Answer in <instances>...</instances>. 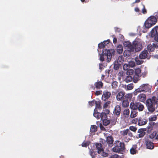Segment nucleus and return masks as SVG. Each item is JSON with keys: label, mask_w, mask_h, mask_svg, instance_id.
Returning <instances> with one entry per match:
<instances>
[{"label": "nucleus", "mask_w": 158, "mask_h": 158, "mask_svg": "<svg viewBox=\"0 0 158 158\" xmlns=\"http://www.w3.org/2000/svg\"><path fill=\"white\" fill-rule=\"evenodd\" d=\"M138 103V102H131L130 104V108L132 110H136Z\"/></svg>", "instance_id": "f3484780"}, {"label": "nucleus", "mask_w": 158, "mask_h": 158, "mask_svg": "<svg viewBox=\"0 0 158 158\" xmlns=\"http://www.w3.org/2000/svg\"><path fill=\"white\" fill-rule=\"evenodd\" d=\"M124 61V60L123 56H120L118 57L117 60L115 62L119 63V64H122Z\"/></svg>", "instance_id": "412c9836"}, {"label": "nucleus", "mask_w": 158, "mask_h": 158, "mask_svg": "<svg viewBox=\"0 0 158 158\" xmlns=\"http://www.w3.org/2000/svg\"><path fill=\"white\" fill-rule=\"evenodd\" d=\"M123 101L122 105L123 107H127L129 105V103L127 100L124 99L122 101Z\"/></svg>", "instance_id": "c756f323"}, {"label": "nucleus", "mask_w": 158, "mask_h": 158, "mask_svg": "<svg viewBox=\"0 0 158 158\" xmlns=\"http://www.w3.org/2000/svg\"><path fill=\"white\" fill-rule=\"evenodd\" d=\"M151 86L148 84H143L139 86V87L136 89L134 92L135 95H137L141 92H151Z\"/></svg>", "instance_id": "f03ea898"}, {"label": "nucleus", "mask_w": 158, "mask_h": 158, "mask_svg": "<svg viewBox=\"0 0 158 158\" xmlns=\"http://www.w3.org/2000/svg\"><path fill=\"white\" fill-rule=\"evenodd\" d=\"M158 48V43L156 42L153 43L152 44H148L147 47V49L149 52H153L155 49Z\"/></svg>", "instance_id": "20e7f679"}, {"label": "nucleus", "mask_w": 158, "mask_h": 158, "mask_svg": "<svg viewBox=\"0 0 158 158\" xmlns=\"http://www.w3.org/2000/svg\"><path fill=\"white\" fill-rule=\"evenodd\" d=\"M131 52H132V51L130 50H125L123 53V54H124V56L126 57H128L131 55Z\"/></svg>", "instance_id": "393cba45"}, {"label": "nucleus", "mask_w": 158, "mask_h": 158, "mask_svg": "<svg viewBox=\"0 0 158 158\" xmlns=\"http://www.w3.org/2000/svg\"><path fill=\"white\" fill-rule=\"evenodd\" d=\"M101 113H99L95 110L93 114V115L94 117L97 118L98 119H99L100 118Z\"/></svg>", "instance_id": "c85d7f7f"}, {"label": "nucleus", "mask_w": 158, "mask_h": 158, "mask_svg": "<svg viewBox=\"0 0 158 158\" xmlns=\"http://www.w3.org/2000/svg\"><path fill=\"white\" fill-rule=\"evenodd\" d=\"M126 87L127 89H126L127 90H131L133 88L134 85L133 83H131L127 85Z\"/></svg>", "instance_id": "58836bf2"}, {"label": "nucleus", "mask_w": 158, "mask_h": 158, "mask_svg": "<svg viewBox=\"0 0 158 158\" xmlns=\"http://www.w3.org/2000/svg\"><path fill=\"white\" fill-rule=\"evenodd\" d=\"M151 36L154 37V40L158 42V34L155 35H151Z\"/></svg>", "instance_id": "603ef678"}, {"label": "nucleus", "mask_w": 158, "mask_h": 158, "mask_svg": "<svg viewBox=\"0 0 158 158\" xmlns=\"http://www.w3.org/2000/svg\"><path fill=\"white\" fill-rule=\"evenodd\" d=\"M147 122V119L139 118L138 120V125L139 126L143 125L146 124Z\"/></svg>", "instance_id": "ddd939ff"}, {"label": "nucleus", "mask_w": 158, "mask_h": 158, "mask_svg": "<svg viewBox=\"0 0 158 158\" xmlns=\"http://www.w3.org/2000/svg\"><path fill=\"white\" fill-rule=\"evenodd\" d=\"M157 20L158 19V12H155L154 14V15L153 16Z\"/></svg>", "instance_id": "e2e57ef3"}, {"label": "nucleus", "mask_w": 158, "mask_h": 158, "mask_svg": "<svg viewBox=\"0 0 158 158\" xmlns=\"http://www.w3.org/2000/svg\"><path fill=\"white\" fill-rule=\"evenodd\" d=\"M117 51L119 54H121L123 52V48L121 45H119L117 46Z\"/></svg>", "instance_id": "b1692460"}, {"label": "nucleus", "mask_w": 158, "mask_h": 158, "mask_svg": "<svg viewBox=\"0 0 158 158\" xmlns=\"http://www.w3.org/2000/svg\"><path fill=\"white\" fill-rule=\"evenodd\" d=\"M134 45V51L138 52L140 51L143 48V46L141 43L137 41H134L133 42Z\"/></svg>", "instance_id": "39448f33"}, {"label": "nucleus", "mask_w": 158, "mask_h": 158, "mask_svg": "<svg viewBox=\"0 0 158 158\" xmlns=\"http://www.w3.org/2000/svg\"><path fill=\"white\" fill-rule=\"evenodd\" d=\"M96 102V101L95 100H93L91 102H89V104L90 106H94V105L95 104Z\"/></svg>", "instance_id": "6e6d98bb"}, {"label": "nucleus", "mask_w": 158, "mask_h": 158, "mask_svg": "<svg viewBox=\"0 0 158 158\" xmlns=\"http://www.w3.org/2000/svg\"><path fill=\"white\" fill-rule=\"evenodd\" d=\"M98 47L100 48H103L104 47H105L104 45L103 44V43L102 42H101L100 43H99L98 44Z\"/></svg>", "instance_id": "5fc2aeb1"}, {"label": "nucleus", "mask_w": 158, "mask_h": 158, "mask_svg": "<svg viewBox=\"0 0 158 158\" xmlns=\"http://www.w3.org/2000/svg\"><path fill=\"white\" fill-rule=\"evenodd\" d=\"M100 154H101L102 156L104 157H107L108 155V153L104 152L103 149L102 150V151Z\"/></svg>", "instance_id": "8fccbe9b"}, {"label": "nucleus", "mask_w": 158, "mask_h": 158, "mask_svg": "<svg viewBox=\"0 0 158 158\" xmlns=\"http://www.w3.org/2000/svg\"><path fill=\"white\" fill-rule=\"evenodd\" d=\"M135 12H138L139 11V9L138 7H136L135 8Z\"/></svg>", "instance_id": "69168bd1"}, {"label": "nucleus", "mask_w": 158, "mask_h": 158, "mask_svg": "<svg viewBox=\"0 0 158 158\" xmlns=\"http://www.w3.org/2000/svg\"><path fill=\"white\" fill-rule=\"evenodd\" d=\"M95 146L96 149L98 150V153L100 154L103 149L102 145L100 143H95Z\"/></svg>", "instance_id": "2eb2a0df"}, {"label": "nucleus", "mask_w": 158, "mask_h": 158, "mask_svg": "<svg viewBox=\"0 0 158 158\" xmlns=\"http://www.w3.org/2000/svg\"><path fill=\"white\" fill-rule=\"evenodd\" d=\"M121 111V107L119 105H117L114 107L113 113L114 115L118 117L120 114Z\"/></svg>", "instance_id": "1a4fd4ad"}, {"label": "nucleus", "mask_w": 158, "mask_h": 158, "mask_svg": "<svg viewBox=\"0 0 158 158\" xmlns=\"http://www.w3.org/2000/svg\"><path fill=\"white\" fill-rule=\"evenodd\" d=\"M127 73L129 75H133L135 74V71L133 69H129L127 71Z\"/></svg>", "instance_id": "a18cd8bd"}, {"label": "nucleus", "mask_w": 158, "mask_h": 158, "mask_svg": "<svg viewBox=\"0 0 158 158\" xmlns=\"http://www.w3.org/2000/svg\"><path fill=\"white\" fill-rule=\"evenodd\" d=\"M117 39L115 37H114L113 39V42L114 44H115L117 42Z\"/></svg>", "instance_id": "338daca9"}, {"label": "nucleus", "mask_w": 158, "mask_h": 158, "mask_svg": "<svg viewBox=\"0 0 158 158\" xmlns=\"http://www.w3.org/2000/svg\"><path fill=\"white\" fill-rule=\"evenodd\" d=\"M138 133H139L138 135V138H142L145 134L144 130L142 128L139 129L138 131Z\"/></svg>", "instance_id": "dca6fc26"}, {"label": "nucleus", "mask_w": 158, "mask_h": 158, "mask_svg": "<svg viewBox=\"0 0 158 158\" xmlns=\"http://www.w3.org/2000/svg\"><path fill=\"white\" fill-rule=\"evenodd\" d=\"M120 133L123 136H125L127 135H128V136L130 137H132L133 135L132 133L128 129H126V130H124L122 131H121Z\"/></svg>", "instance_id": "0eeeda50"}, {"label": "nucleus", "mask_w": 158, "mask_h": 158, "mask_svg": "<svg viewBox=\"0 0 158 158\" xmlns=\"http://www.w3.org/2000/svg\"><path fill=\"white\" fill-rule=\"evenodd\" d=\"M108 158H121L120 156L116 154H114L111 155Z\"/></svg>", "instance_id": "09e8293b"}, {"label": "nucleus", "mask_w": 158, "mask_h": 158, "mask_svg": "<svg viewBox=\"0 0 158 158\" xmlns=\"http://www.w3.org/2000/svg\"><path fill=\"white\" fill-rule=\"evenodd\" d=\"M95 108L96 109H101L102 107L101 106V102L99 101H96L95 102Z\"/></svg>", "instance_id": "e433bc0d"}, {"label": "nucleus", "mask_w": 158, "mask_h": 158, "mask_svg": "<svg viewBox=\"0 0 158 158\" xmlns=\"http://www.w3.org/2000/svg\"><path fill=\"white\" fill-rule=\"evenodd\" d=\"M157 20L153 16H151L145 21L144 25L146 28H149L155 25L157 22Z\"/></svg>", "instance_id": "7ed1b4c3"}, {"label": "nucleus", "mask_w": 158, "mask_h": 158, "mask_svg": "<svg viewBox=\"0 0 158 158\" xmlns=\"http://www.w3.org/2000/svg\"><path fill=\"white\" fill-rule=\"evenodd\" d=\"M125 93L124 92L120 91L117 94L116 98L118 101H122L126 99V96L125 95Z\"/></svg>", "instance_id": "423d86ee"}, {"label": "nucleus", "mask_w": 158, "mask_h": 158, "mask_svg": "<svg viewBox=\"0 0 158 158\" xmlns=\"http://www.w3.org/2000/svg\"><path fill=\"white\" fill-rule=\"evenodd\" d=\"M133 80V77L130 75L127 76L125 79L126 82L128 83L131 81Z\"/></svg>", "instance_id": "c9c22d12"}, {"label": "nucleus", "mask_w": 158, "mask_h": 158, "mask_svg": "<svg viewBox=\"0 0 158 158\" xmlns=\"http://www.w3.org/2000/svg\"><path fill=\"white\" fill-rule=\"evenodd\" d=\"M129 129L131 131L135 132L137 130L136 127L133 126H130L129 127Z\"/></svg>", "instance_id": "de8ad7c7"}, {"label": "nucleus", "mask_w": 158, "mask_h": 158, "mask_svg": "<svg viewBox=\"0 0 158 158\" xmlns=\"http://www.w3.org/2000/svg\"><path fill=\"white\" fill-rule=\"evenodd\" d=\"M157 132L156 131H153L152 133L149 135V137L151 139L154 138L157 135Z\"/></svg>", "instance_id": "37998d69"}, {"label": "nucleus", "mask_w": 158, "mask_h": 158, "mask_svg": "<svg viewBox=\"0 0 158 158\" xmlns=\"http://www.w3.org/2000/svg\"><path fill=\"white\" fill-rule=\"evenodd\" d=\"M148 51L144 50L142 51L139 55V58L140 59H145L148 57Z\"/></svg>", "instance_id": "6e6552de"}, {"label": "nucleus", "mask_w": 158, "mask_h": 158, "mask_svg": "<svg viewBox=\"0 0 158 158\" xmlns=\"http://www.w3.org/2000/svg\"><path fill=\"white\" fill-rule=\"evenodd\" d=\"M129 65L127 64H125L123 65V69L124 70H127V71L129 69Z\"/></svg>", "instance_id": "49530a36"}, {"label": "nucleus", "mask_w": 158, "mask_h": 158, "mask_svg": "<svg viewBox=\"0 0 158 158\" xmlns=\"http://www.w3.org/2000/svg\"><path fill=\"white\" fill-rule=\"evenodd\" d=\"M96 88L98 89L102 88L103 86V83L102 81L97 82L95 83Z\"/></svg>", "instance_id": "5701e85b"}, {"label": "nucleus", "mask_w": 158, "mask_h": 158, "mask_svg": "<svg viewBox=\"0 0 158 158\" xmlns=\"http://www.w3.org/2000/svg\"><path fill=\"white\" fill-rule=\"evenodd\" d=\"M118 84L117 81H113L111 83L112 88L115 89L118 86Z\"/></svg>", "instance_id": "7c9ffc66"}, {"label": "nucleus", "mask_w": 158, "mask_h": 158, "mask_svg": "<svg viewBox=\"0 0 158 158\" xmlns=\"http://www.w3.org/2000/svg\"><path fill=\"white\" fill-rule=\"evenodd\" d=\"M137 122H138V120L137 118H135L131 121V123L133 124H136Z\"/></svg>", "instance_id": "bf43d9fd"}, {"label": "nucleus", "mask_w": 158, "mask_h": 158, "mask_svg": "<svg viewBox=\"0 0 158 158\" xmlns=\"http://www.w3.org/2000/svg\"><path fill=\"white\" fill-rule=\"evenodd\" d=\"M111 95V93L108 91H104L103 94L102 98L104 101H106L108 99Z\"/></svg>", "instance_id": "f8f14e48"}, {"label": "nucleus", "mask_w": 158, "mask_h": 158, "mask_svg": "<svg viewBox=\"0 0 158 158\" xmlns=\"http://www.w3.org/2000/svg\"><path fill=\"white\" fill-rule=\"evenodd\" d=\"M141 72V69H135V74L139 75Z\"/></svg>", "instance_id": "3c124183"}, {"label": "nucleus", "mask_w": 158, "mask_h": 158, "mask_svg": "<svg viewBox=\"0 0 158 158\" xmlns=\"http://www.w3.org/2000/svg\"><path fill=\"white\" fill-rule=\"evenodd\" d=\"M123 115L126 117L127 116L128 117L130 114V110L128 109L127 108L125 109L123 111Z\"/></svg>", "instance_id": "473e14b6"}, {"label": "nucleus", "mask_w": 158, "mask_h": 158, "mask_svg": "<svg viewBox=\"0 0 158 158\" xmlns=\"http://www.w3.org/2000/svg\"><path fill=\"white\" fill-rule=\"evenodd\" d=\"M123 148L115 146V147L113 148L112 150L113 152H119L121 151Z\"/></svg>", "instance_id": "a878e982"}, {"label": "nucleus", "mask_w": 158, "mask_h": 158, "mask_svg": "<svg viewBox=\"0 0 158 158\" xmlns=\"http://www.w3.org/2000/svg\"><path fill=\"white\" fill-rule=\"evenodd\" d=\"M121 65V64H119V63L115 62L114 64V68L115 70H118L119 69L120 66Z\"/></svg>", "instance_id": "a19ab883"}, {"label": "nucleus", "mask_w": 158, "mask_h": 158, "mask_svg": "<svg viewBox=\"0 0 158 158\" xmlns=\"http://www.w3.org/2000/svg\"><path fill=\"white\" fill-rule=\"evenodd\" d=\"M115 142V146H117V147H118L121 148H123V147H124V143H122L119 141H116Z\"/></svg>", "instance_id": "cd10ccee"}, {"label": "nucleus", "mask_w": 158, "mask_h": 158, "mask_svg": "<svg viewBox=\"0 0 158 158\" xmlns=\"http://www.w3.org/2000/svg\"><path fill=\"white\" fill-rule=\"evenodd\" d=\"M102 123L103 125L105 126H107L108 125L110 122V120L106 119L103 120H102Z\"/></svg>", "instance_id": "ea45409f"}, {"label": "nucleus", "mask_w": 158, "mask_h": 158, "mask_svg": "<svg viewBox=\"0 0 158 158\" xmlns=\"http://www.w3.org/2000/svg\"><path fill=\"white\" fill-rule=\"evenodd\" d=\"M124 46L127 47L132 52L134 51V45L133 44H132L129 41H125L123 43Z\"/></svg>", "instance_id": "9d476101"}, {"label": "nucleus", "mask_w": 158, "mask_h": 158, "mask_svg": "<svg viewBox=\"0 0 158 158\" xmlns=\"http://www.w3.org/2000/svg\"><path fill=\"white\" fill-rule=\"evenodd\" d=\"M135 60L136 64L137 65H140L142 64L143 62V61L140 60L138 57H136L135 59Z\"/></svg>", "instance_id": "4c0bfd02"}, {"label": "nucleus", "mask_w": 158, "mask_h": 158, "mask_svg": "<svg viewBox=\"0 0 158 158\" xmlns=\"http://www.w3.org/2000/svg\"><path fill=\"white\" fill-rule=\"evenodd\" d=\"M139 101L144 102L146 100V95L144 94H141L139 95L137 97Z\"/></svg>", "instance_id": "4468645a"}, {"label": "nucleus", "mask_w": 158, "mask_h": 158, "mask_svg": "<svg viewBox=\"0 0 158 158\" xmlns=\"http://www.w3.org/2000/svg\"><path fill=\"white\" fill-rule=\"evenodd\" d=\"M145 144L148 149H152L154 148L153 143L148 139L146 140Z\"/></svg>", "instance_id": "9b49d317"}, {"label": "nucleus", "mask_w": 158, "mask_h": 158, "mask_svg": "<svg viewBox=\"0 0 158 158\" xmlns=\"http://www.w3.org/2000/svg\"><path fill=\"white\" fill-rule=\"evenodd\" d=\"M142 13L143 14H146L147 13V10L145 8L144 5H143V8L142 10Z\"/></svg>", "instance_id": "052dcab7"}, {"label": "nucleus", "mask_w": 158, "mask_h": 158, "mask_svg": "<svg viewBox=\"0 0 158 158\" xmlns=\"http://www.w3.org/2000/svg\"><path fill=\"white\" fill-rule=\"evenodd\" d=\"M144 109L143 105L139 102H138L136 110H138L139 111H143Z\"/></svg>", "instance_id": "6ab92c4d"}, {"label": "nucleus", "mask_w": 158, "mask_h": 158, "mask_svg": "<svg viewBox=\"0 0 158 158\" xmlns=\"http://www.w3.org/2000/svg\"><path fill=\"white\" fill-rule=\"evenodd\" d=\"M133 79L135 83H136L139 79V76L138 75L135 74L133 75Z\"/></svg>", "instance_id": "2f4dec72"}, {"label": "nucleus", "mask_w": 158, "mask_h": 158, "mask_svg": "<svg viewBox=\"0 0 158 158\" xmlns=\"http://www.w3.org/2000/svg\"><path fill=\"white\" fill-rule=\"evenodd\" d=\"M90 153L92 158H94L96 155V152L93 150H90Z\"/></svg>", "instance_id": "79ce46f5"}, {"label": "nucleus", "mask_w": 158, "mask_h": 158, "mask_svg": "<svg viewBox=\"0 0 158 158\" xmlns=\"http://www.w3.org/2000/svg\"><path fill=\"white\" fill-rule=\"evenodd\" d=\"M110 101H107L105 103L103 106V108H106L110 104Z\"/></svg>", "instance_id": "864d4df0"}, {"label": "nucleus", "mask_w": 158, "mask_h": 158, "mask_svg": "<svg viewBox=\"0 0 158 158\" xmlns=\"http://www.w3.org/2000/svg\"><path fill=\"white\" fill-rule=\"evenodd\" d=\"M100 118L101 120L102 121L106 119L107 118L106 114L104 112H102L101 113Z\"/></svg>", "instance_id": "f704fd0d"}, {"label": "nucleus", "mask_w": 158, "mask_h": 158, "mask_svg": "<svg viewBox=\"0 0 158 158\" xmlns=\"http://www.w3.org/2000/svg\"><path fill=\"white\" fill-rule=\"evenodd\" d=\"M137 148V145H133L130 150L131 153L133 155L135 154L137 152V150L136 149Z\"/></svg>", "instance_id": "a211bd4d"}, {"label": "nucleus", "mask_w": 158, "mask_h": 158, "mask_svg": "<svg viewBox=\"0 0 158 158\" xmlns=\"http://www.w3.org/2000/svg\"><path fill=\"white\" fill-rule=\"evenodd\" d=\"M151 35H155L158 34V26L153 28L151 31Z\"/></svg>", "instance_id": "4be33fe9"}, {"label": "nucleus", "mask_w": 158, "mask_h": 158, "mask_svg": "<svg viewBox=\"0 0 158 158\" xmlns=\"http://www.w3.org/2000/svg\"><path fill=\"white\" fill-rule=\"evenodd\" d=\"M115 31H118V32H119L120 31V30L119 29V28H117V27L115 28Z\"/></svg>", "instance_id": "774afa93"}, {"label": "nucleus", "mask_w": 158, "mask_h": 158, "mask_svg": "<svg viewBox=\"0 0 158 158\" xmlns=\"http://www.w3.org/2000/svg\"><path fill=\"white\" fill-rule=\"evenodd\" d=\"M99 127L100 128V129L102 130V131H105V128L104 127L102 126V123H100V124H99Z\"/></svg>", "instance_id": "0e129e2a"}, {"label": "nucleus", "mask_w": 158, "mask_h": 158, "mask_svg": "<svg viewBox=\"0 0 158 158\" xmlns=\"http://www.w3.org/2000/svg\"><path fill=\"white\" fill-rule=\"evenodd\" d=\"M114 53V51L113 49H105L103 51L102 54L100 55V60L102 61L106 60L109 62L111 60L112 55Z\"/></svg>", "instance_id": "f257e3e1"}, {"label": "nucleus", "mask_w": 158, "mask_h": 158, "mask_svg": "<svg viewBox=\"0 0 158 158\" xmlns=\"http://www.w3.org/2000/svg\"><path fill=\"white\" fill-rule=\"evenodd\" d=\"M114 140L112 136H108L106 138L107 143L109 144H112L113 143Z\"/></svg>", "instance_id": "bb28decb"}, {"label": "nucleus", "mask_w": 158, "mask_h": 158, "mask_svg": "<svg viewBox=\"0 0 158 158\" xmlns=\"http://www.w3.org/2000/svg\"><path fill=\"white\" fill-rule=\"evenodd\" d=\"M138 115V112L136 110H131L130 114V117L131 118H133L136 117Z\"/></svg>", "instance_id": "aec40b11"}, {"label": "nucleus", "mask_w": 158, "mask_h": 158, "mask_svg": "<svg viewBox=\"0 0 158 158\" xmlns=\"http://www.w3.org/2000/svg\"><path fill=\"white\" fill-rule=\"evenodd\" d=\"M102 91L101 90L97 91L95 92V94L97 95L101 94H102Z\"/></svg>", "instance_id": "680f3d73"}, {"label": "nucleus", "mask_w": 158, "mask_h": 158, "mask_svg": "<svg viewBox=\"0 0 158 158\" xmlns=\"http://www.w3.org/2000/svg\"><path fill=\"white\" fill-rule=\"evenodd\" d=\"M97 131V127L95 125H93L91 126L90 132H95Z\"/></svg>", "instance_id": "72a5a7b5"}, {"label": "nucleus", "mask_w": 158, "mask_h": 158, "mask_svg": "<svg viewBox=\"0 0 158 158\" xmlns=\"http://www.w3.org/2000/svg\"><path fill=\"white\" fill-rule=\"evenodd\" d=\"M157 117L156 115L153 116H151L149 118V120L150 121H155L157 119Z\"/></svg>", "instance_id": "c03bdc74"}, {"label": "nucleus", "mask_w": 158, "mask_h": 158, "mask_svg": "<svg viewBox=\"0 0 158 158\" xmlns=\"http://www.w3.org/2000/svg\"><path fill=\"white\" fill-rule=\"evenodd\" d=\"M82 146L84 147H86L89 145V144L87 142H83L81 144Z\"/></svg>", "instance_id": "13d9d810"}, {"label": "nucleus", "mask_w": 158, "mask_h": 158, "mask_svg": "<svg viewBox=\"0 0 158 158\" xmlns=\"http://www.w3.org/2000/svg\"><path fill=\"white\" fill-rule=\"evenodd\" d=\"M110 42L109 40H106L104 41L102 43H103V44L104 45V46L105 47L108 44H109Z\"/></svg>", "instance_id": "4d7b16f0"}]
</instances>
